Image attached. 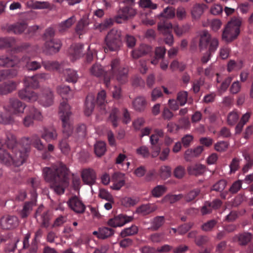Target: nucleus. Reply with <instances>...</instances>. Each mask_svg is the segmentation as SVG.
<instances>
[{
    "mask_svg": "<svg viewBox=\"0 0 253 253\" xmlns=\"http://www.w3.org/2000/svg\"><path fill=\"white\" fill-rule=\"evenodd\" d=\"M42 174L45 180L50 183V188L57 194H63L69 186L68 169L62 163L44 168Z\"/></svg>",
    "mask_w": 253,
    "mask_h": 253,
    "instance_id": "obj_1",
    "label": "nucleus"
},
{
    "mask_svg": "<svg viewBox=\"0 0 253 253\" xmlns=\"http://www.w3.org/2000/svg\"><path fill=\"white\" fill-rule=\"evenodd\" d=\"M6 146L12 150L13 166L20 167L25 162L29 151L27 143L24 147L22 143H0V150L3 149Z\"/></svg>",
    "mask_w": 253,
    "mask_h": 253,
    "instance_id": "obj_2",
    "label": "nucleus"
},
{
    "mask_svg": "<svg viewBox=\"0 0 253 253\" xmlns=\"http://www.w3.org/2000/svg\"><path fill=\"white\" fill-rule=\"evenodd\" d=\"M241 23L242 20L240 18H232L228 22L223 31L222 40L229 43L236 39L240 33Z\"/></svg>",
    "mask_w": 253,
    "mask_h": 253,
    "instance_id": "obj_3",
    "label": "nucleus"
},
{
    "mask_svg": "<svg viewBox=\"0 0 253 253\" xmlns=\"http://www.w3.org/2000/svg\"><path fill=\"white\" fill-rule=\"evenodd\" d=\"M121 32L116 29H112L109 31L105 38V42L106 47L105 51L110 50L115 51L118 50L122 45Z\"/></svg>",
    "mask_w": 253,
    "mask_h": 253,
    "instance_id": "obj_4",
    "label": "nucleus"
},
{
    "mask_svg": "<svg viewBox=\"0 0 253 253\" xmlns=\"http://www.w3.org/2000/svg\"><path fill=\"white\" fill-rule=\"evenodd\" d=\"M111 69L109 71L110 76H116L117 80L122 84L125 83L127 80L128 68L121 66L119 59H115L111 62Z\"/></svg>",
    "mask_w": 253,
    "mask_h": 253,
    "instance_id": "obj_5",
    "label": "nucleus"
},
{
    "mask_svg": "<svg viewBox=\"0 0 253 253\" xmlns=\"http://www.w3.org/2000/svg\"><path fill=\"white\" fill-rule=\"evenodd\" d=\"M54 98V92L52 88L48 86H44L41 88L40 94L38 100L42 105L45 107L52 105Z\"/></svg>",
    "mask_w": 253,
    "mask_h": 253,
    "instance_id": "obj_6",
    "label": "nucleus"
},
{
    "mask_svg": "<svg viewBox=\"0 0 253 253\" xmlns=\"http://www.w3.org/2000/svg\"><path fill=\"white\" fill-rule=\"evenodd\" d=\"M135 14L136 11L134 9L129 5H126L119 9L114 20L116 23L120 24L123 21L132 18Z\"/></svg>",
    "mask_w": 253,
    "mask_h": 253,
    "instance_id": "obj_7",
    "label": "nucleus"
},
{
    "mask_svg": "<svg viewBox=\"0 0 253 253\" xmlns=\"http://www.w3.org/2000/svg\"><path fill=\"white\" fill-rule=\"evenodd\" d=\"M28 27L27 20L20 19L13 24L6 25L5 30L9 33H12L15 35H21L28 28Z\"/></svg>",
    "mask_w": 253,
    "mask_h": 253,
    "instance_id": "obj_8",
    "label": "nucleus"
},
{
    "mask_svg": "<svg viewBox=\"0 0 253 253\" xmlns=\"http://www.w3.org/2000/svg\"><path fill=\"white\" fill-rule=\"evenodd\" d=\"M90 74L96 77H104V82L107 87L110 85V76L109 72H105L103 67L97 63L94 64L89 69Z\"/></svg>",
    "mask_w": 253,
    "mask_h": 253,
    "instance_id": "obj_9",
    "label": "nucleus"
},
{
    "mask_svg": "<svg viewBox=\"0 0 253 253\" xmlns=\"http://www.w3.org/2000/svg\"><path fill=\"white\" fill-rule=\"evenodd\" d=\"M69 207L77 213H83L86 209L85 205L76 196L70 198L67 202Z\"/></svg>",
    "mask_w": 253,
    "mask_h": 253,
    "instance_id": "obj_10",
    "label": "nucleus"
},
{
    "mask_svg": "<svg viewBox=\"0 0 253 253\" xmlns=\"http://www.w3.org/2000/svg\"><path fill=\"white\" fill-rule=\"evenodd\" d=\"M20 62L19 58L13 55H2L0 56V67L2 68L15 67Z\"/></svg>",
    "mask_w": 253,
    "mask_h": 253,
    "instance_id": "obj_11",
    "label": "nucleus"
},
{
    "mask_svg": "<svg viewBox=\"0 0 253 253\" xmlns=\"http://www.w3.org/2000/svg\"><path fill=\"white\" fill-rule=\"evenodd\" d=\"M133 218L132 216H127L125 214H120L113 218L110 219L108 221V224L113 227H121L131 221Z\"/></svg>",
    "mask_w": 253,
    "mask_h": 253,
    "instance_id": "obj_12",
    "label": "nucleus"
},
{
    "mask_svg": "<svg viewBox=\"0 0 253 253\" xmlns=\"http://www.w3.org/2000/svg\"><path fill=\"white\" fill-rule=\"evenodd\" d=\"M61 41L59 39L48 40L44 43V51L47 54H53L58 52L61 46Z\"/></svg>",
    "mask_w": 253,
    "mask_h": 253,
    "instance_id": "obj_13",
    "label": "nucleus"
},
{
    "mask_svg": "<svg viewBox=\"0 0 253 253\" xmlns=\"http://www.w3.org/2000/svg\"><path fill=\"white\" fill-rule=\"evenodd\" d=\"M28 86H25V88L18 91V97L25 101L34 102L38 100L39 95L36 92L29 89Z\"/></svg>",
    "mask_w": 253,
    "mask_h": 253,
    "instance_id": "obj_14",
    "label": "nucleus"
},
{
    "mask_svg": "<svg viewBox=\"0 0 253 253\" xmlns=\"http://www.w3.org/2000/svg\"><path fill=\"white\" fill-rule=\"evenodd\" d=\"M18 225V220L15 216L8 215L0 220V226L3 229H12Z\"/></svg>",
    "mask_w": 253,
    "mask_h": 253,
    "instance_id": "obj_15",
    "label": "nucleus"
},
{
    "mask_svg": "<svg viewBox=\"0 0 253 253\" xmlns=\"http://www.w3.org/2000/svg\"><path fill=\"white\" fill-rule=\"evenodd\" d=\"M197 35L195 38L193 42L191 43L190 46V50L191 51H194L196 50L197 45L195 43L196 41L198 42V46L201 51L204 49L206 46V31L203 30L199 31L197 33Z\"/></svg>",
    "mask_w": 253,
    "mask_h": 253,
    "instance_id": "obj_16",
    "label": "nucleus"
},
{
    "mask_svg": "<svg viewBox=\"0 0 253 253\" xmlns=\"http://www.w3.org/2000/svg\"><path fill=\"white\" fill-rule=\"evenodd\" d=\"M17 84L14 81L9 80L0 84V95L11 93L17 88Z\"/></svg>",
    "mask_w": 253,
    "mask_h": 253,
    "instance_id": "obj_17",
    "label": "nucleus"
},
{
    "mask_svg": "<svg viewBox=\"0 0 253 253\" xmlns=\"http://www.w3.org/2000/svg\"><path fill=\"white\" fill-rule=\"evenodd\" d=\"M152 49L151 46L141 44L138 48L132 51L131 56L134 59H138L150 53Z\"/></svg>",
    "mask_w": 253,
    "mask_h": 253,
    "instance_id": "obj_18",
    "label": "nucleus"
},
{
    "mask_svg": "<svg viewBox=\"0 0 253 253\" xmlns=\"http://www.w3.org/2000/svg\"><path fill=\"white\" fill-rule=\"evenodd\" d=\"M209 46V54L207 56V62L210 60V56L216 50L218 46V41L214 37H212L207 32V47Z\"/></svg>",
    "mask_w": 253,
    "mask_h": 253,
    "instance_id": "obj_19",
    "label": "nucleus"
},
{
    "mask_svg": "<svg viewBox=\"0 0 253 253\" xmlns=\"http://www.w3.org/2000/svg\"><path fill=\"white\" fill-rule=\"evenodd\" d=\"M82 178L85 184L92 185L96 178L95 172L91 169H85L82 171Z\"/></svg>",
    "mask_w": 253,
    "mask_h": 253,
    "instance_id": "obj_20",
    "label": "nucleus"
},
{
    "mask_svg": "<svg viewBox=\"0 0 253 253\" xmlns=\"http://www.w3.org/2000/svg\"><path fill=\"white\" fill-rule=\"evenodd\" d=\"M9 108L14 114L23 113L25 105L17 98H10L9 101Z\"/></svg>",
    "mask_w": 253,
    "mask_h": 253,
    "instance_id": "obj_21",
    "label": "nucleus"
},
{
    "mask_svg": "<svg viewBox=\"0 0 253 253\" xmlns=\"http://www.w3.org/2000/svg\"><path fill=\"white\" fill-rule=\"evenodd\" d=\"M31 237V233L28 232L24 236L23 240V249H28V252L27 253H37L38 251V242L37 241H32L31 244L30 245L29 240Z\"/></svg>",
    "mask_w": 253,
    "mask_h": 253,
    "instance_id": "obj_22",
    "label": "nucleus"
},
{
    "mask_svg": "<svg viewBox=\"0 0 253 253\" xmlns=\"http://www.w3.org/2000/svg\"><path fill=\"white\" fill-rule=\"evenodd\" d=\"M113 185L111 188L113 190H120L125 184V174L121 172L115 173L112 176Z\"/></svg>",
    "mask_w": 253,
    "mask_h": 253,
    "instance_id": "obj_23",
    "label": "nucleus"
},
{
    "mask_svg": "<svg viewBox=\"0 0 253 253\" xmlns=\"http://www.w3.org/2000/svg\"><path fill=\"white\" fill-rule=\"evenodd\" d=\"M61 120L62 122V132L65 139L68 138L73 131V126L70 122V117L62 116Z\"/></svg>",
    "mask_w": 253,
    "mask_h": 253,
    "instance_id": "obj_24",
    "label": "nucleus"
},
{
    "mask_svg": "<svg viewBox=\"0 0 253 253\" xmlns=\"http://www.w3.org/2000/svg\"><path fill=\"white\" fill-rule=\"evenodd\" d=\"M158 208V206L154 204H143L136 209V212L142 215H146L155 211Z\"/></svg>",
    "mask_w": 253,
    "mask_h": 253,
    "instance_id": "obj_25",
    "label": "nucleus"
},
{
    "mask_svg": "<svg viewBox=\"0 0 253 253\" xmlns=\"http://www.w3.org/2000/svg\"><path fill=\"white\" fill-rule=\"evenodd\" d=\"M175 15V9L172 6H168L156 17L158 20L169 21V19H172Z\"/></svg>",
    "mask_w": 253,
    "mask_h": 253,
    "instance_id": "obj_26",
    "label": "nucleus"
},
{
    "mask_svg": "<svg viewBox=\"0 0 253 253\" xmlns=\"http://www.w3.org/2000/svg\"><path fill=\"white\" fill-rule=\"evenodd\" d=\"M68 52L75 59L78 58L84 54V45L81 43L73 44L70 46Z\"/></svg>",
    "mask_w": 253,
    "mask_h": 253,
    "instance_id": "obj_27",
    "label": "nucleus"
},
{
    "mask_svg": "<svg viewBox=\"0 0 253 253\" xmlns=\"http://www.w3.org/2000/svg\"><path fill=\"white\" fill-rule=\"evenodd\" d=\"M42 207H40L36 211V216H40L41 220L42 226V227L47 228L49 225V220L50 219V216L48 211H45L42 212Z\"/></svg>",
    "mask_w": 253,
    "mask_h": 253,
    "instance_id": "obj_28",
    "label": "nucleus"
},
{
    "mask_svg": "<svg viewBox=\"0 0 253 253\" xmlns=\"http://www.w3.org/2000/svg\"><path fill=\"white\" fill-rule=\"evenodd\" d=\"M18 70L16 68L3 69L0 70V82L16 77Z\"/></svg>",
    "mask_w": 253,
    "mask_h": 253,
    "instance_id": "obj_29",
    "label": "nucleus"
},
{
    "mask_svg": "<svg viewBox=\"0 0 253 253\" xmlns=\"http://www.w3.org/2000/svg\"><path fill=\"white\" fill-rule=\"evenodd\" d=\"M41 137L46 141H53L56 140L57 133L53 128L44 127Z\"/></svg>",
    "mask_w": 253,
    "mask_h": 253,
    "instance_id": "obj_30",
    "label": "nucleus"
},
{
    "mask_svg": "<svg viewBox=\"0 0 253 253\" xmlns=\"http://www.w3.org/2000/svg\"><path fill=\"white\" fill-rule=\"evenodd\" d=\"M173 26L169 21L159 20L158 30L163 35L171 33Z\"/></svg>",
    "mask_w": 253,
    "mask_h": 253,
    "instance_id": "obj_31",
    "label": "nucleus"
},
{
    "mask_svg": "<svg viewBox=\"0 0 253 253\" xmlns=\"http://www.w3.org/2000/svg\"><path fill=\"white\" fill-rule=\"evenodd\" d=\"M95 106L94 97L92 95H88L86 97L84 114L86 116H90Z\"/></svg>",
    "mask_w": 253,
    "mask_h": 253,
    "instance_id": "obj_32",
    "label": "nucleus"
},
{
    "mask_svg": "<svg viewBox=\"0 0 253 253\" xmlns=\"http://www.w3.org/2000/svg\"><path fill=\"white\" fill-rule=\"evenodd\" d=\"M205 166L200 164H196L194 166H189L187 167V171L189 174L199 175L205 171Z\"/></svg>",
    "mask_w": 253,
    "mask_h": 253,
    "instance_id": "obj_33",
    "label": "nucleus"
},
{
    "mask_svg": "<svg viewBox=\"0 0 253 253\" xmlns=\"http://www.w3.org/2000/svg\"><path fill=\"white\" fill-rule=\"evenodd\" d=\"M165 222L164 216H157L151 221V227L149 228L152 231H156L162 227Z\"/></svg>",
    "mask_w": 253,
    "mask_h": 253,
    "instance_id": "obj_34",
    "label": "nucleus"
},
{
    "mask_svg": "<svg viewBox=\"0 0 253 253\" xmlns=\"http://www.w3.org/2000/svg\"><path fill=\"white\" fill-rule=\"evenodd\" d=\"M205 5L204 4L197 3L193 7L191 14L193 18L198 20L204 11Z\"/></svg>",
    "mask_w": 253,
    "mask_h": 253,
    "instance_id": "obj_35",
    "label": "nucleus"
},
{
    "mask_svg": "<svg viewBox=\"0 0 253 253\" xmlns=\"http://www.w3.org/2000/svg\"><path fill=\"white\" fill-rule=\"evenodd\" d=\"M76 21L75 16L69 18L65 21L61 22L58 25V31L60 33H63L70 28Z\"/></svg>",
    "mask_w": 253,
    "mask_h": 253,
    "instance_id": "obj_36",
    "label": "nucleus"
},
{
    "mask_svg": "<svg viewBox=\"0 0 253 253\" xmlns=\"http://www.w3.org/2000/svg\"><path fill=\"white\" fill-rule=\"evenodd\" d=\"M59 113L61 114L60 118L62 116H68L70 117L71 112L70 111V107L67 103V98L63 99L61 102L59 107Z\"/></svg>",
    "mask_w": 253,
    "mask_h": 253,
    "instance_id": "obj_37",
    "label": "nucleus"
},
{
    "mask_svg": "<svg viewBox=\"0 0 253 253\" xmlns=\"http://www.w3.org/2000/svg\"><path fill=\"white\" fill-rule=\"evenodd\" d=\"M106 92L104 90H102L98 92L96 98L97 104L99 106L100 109L102 110V113H106Z\"/></svg>",
    "mask_w": 253,
    "mask_h": 253,
    "instance_id": "obj_38",
    "label": "nucleus"
},
{
    "mask_svg": "<svg viewBox=\"0 0 253 253\" xmlns=\"http://www.w3.org/2000/svg\"><path fill=\"white\" fill-rule=\"evenodd\" d=\"M132 104L135 110L141 112L144 110L146 105V102L144 97L138 96L134 99Z\"/></svg>",
    "mask_w": 253,
    "mask_h": 253,
    "instance_id": "obj_39",
    "label": "nucleus"
},
{
    "mask_svg": "<svg viewBox=\"0 0 253 253\" xmlns=\"http://www.w3.org/2000/svg\"><path fill=\"white\" fill-rule=\"evenodd\" d=\"M65 80L69 83H75L77 82L78 76L77 72L71 69H66L64 71Z\"/></svg>",
    "mask_w": 253,
    "mask_h": 253,
    "instance_id": "obj_40",
    "label": "nucleus"
},
{
    "mask_svg": "<svg viewBox=\"0 0 253 253\" xmlns=\"http://www.w3.org/2000/svg\"><path fill=\"white\" fill-rule=\"evenodd\" d=\"M0 162L7 166H13L12 154H10L5 151L0 153Z\"/></svg>",
    "mask_w": 253,
    "mask_h": 253,
    "instance_id": "obj_41",
    "label": "nucleus"
},
{
    "mask_svg": "<svg viewBox=\"0 0 253 253\" xmlns=\"http://www.w3.org/2000/svg\"><path fill=\"white\" fill-rule=\"evenodd\" d=\"M89 23L88 18L86 17H83L78 21L76 25L75 28L76 33L79 35H82L85 28L88 25Z\"/></svg>",
    "mask_w": 253,
    "mask_h": 253,
    "instance_id": "obj_42",
    "label": "nucleus"
},
{
    "mask_svg": "<svg viewBox=\"0 0 253 253\" xmlns=\"http://www.w3.org/2000/svg\"><path fill=\"white\" fill-rule=\"evenodd\" d=\"M23 82L25 86L31 87L33 89H37L40 87V82L35 76L25 77Z\"/></svg>",
    "mask_w": 253,
    "mask_h": 253,
    "instance_id": "obj_43",
    "label": "nucleus"
},
{
    "mask_svg": "<svg viewBox=\"0 0 253 253\" xmlns=\"http://www.w3.org/2000/svg\"><path fill=\"white\" fill-rule=\"evenodd\" d=\"M42 65L48 71L58 70L60 67V64L56 61L43 60L42 61Z\"/></svg>",
    "mask_w": 253,
    "mask_h": 253,
    "instance_id": "obj_44",
    "label": "nucleus"
},
{
    "mask_svg": "<svg viewBox=\"0 0 253 253\" xmlns=\"http://www.w3.org/2000/svg\"><path fill=\"white\" fill-rule=\"evenodd\" d=\"M251 113L249 112H247L242 116L241 120L236 126L235 131L236 133H240L242 131L243 126L249 121Z\"/></svg>",
    "mask_w": 253,
    "mask_h": 253,
    "instance_id": "obj_45",
    "label": "nucleus"
},
{
    "mask_svg": "<svg viewBox=\"0 0 253 253\" xmlns=\"http://www.w3.org/2000/svg\"><path fill=\"white\" fill-rule=\"evenodd\" d=\"M15 43V40L13 38H0V49L10 48Z\"/></svg>",
    "mask_w": 253,
    "mask_h": 253,
    "instance_id": "obj_46",
    "label": "nucleus"
},
{
    "mask_svg": "<svg viewBox=\"0 0 253 253\" xmlns=\"http://www.w3.org/2000/svg\"><path fill=\"white\" fill-rule=\"evenodd\" d=\"M190 25L188 24H185L181 27L178 25H174L173 27V31L175 34L178 37L181 36L183 34L188 32L190 29Z\"/></svg>",
    "mask_w": 253,
    "mask_h": 253,
    "instance_id": "obj_47",
    "label": "nucleus"
},
{
    "mask_svg": "<svg viewBox=\"0 0 253 253\" xmlns=\"http://www.w3.org/2000/svg\"><path fill=\"white\" fill-rule=\"evenodd\" d=\"M183 197V195L180 194L178 195L168 194L166 195L162 200V203H169L173 204L180 200Z\"/></svg>",
    "mask_w": 253,
    "mask_h": 253,
    "instance_id": "obj_48",
    "label": "nucleus"
},
{
    "mask_svg": "<svg viewBox=\"0 0 253 253\" xmlns=\"http://www.w3.org/2000/svg\"><path fill=\"white\" fill-rule=\"evenodd\" d=\"M138 229L137 226L133 225L129 227L124 229L120 233V236L122 238L132 236L137 233Z\"/></svg>",
    "mask_w": 253,
    "mask_h": 253,
    "instance_id": "obj_49",
    "label": "nucleus"
},
{
    "mask_svg": "<svg viewBox=\"0 0 253 253\" xmlns=\"http://www.w3.org/2000/svg\"><path fill=\"white\" fill-rule=\"evenodd\" d=\"M253 235L249 232H244L240 234L238 236V240L240 245H247L251 240Z\"/></svg>",
    "mask_w": 253,
    "mask_h": 253,
    "instance_id": "obj_50",
    "label": "nucleus"
},
{
    "mask_svg": "<svg viewBox=\"0 0 253 253\" xmlns=\"http://www.w3.org/2000/svg\"><path fill=\"white\" fill-rule=\"evenodd\" d=\"M167 191L165 186L159 185L155 187L151 191V195L155 198L161 197Z\"/></svg>",
    "mask_w": 253,
    "mask_h": 253,
    "instance_id": "obj_51",
    "label": "nucleus"
},
{
    "mask_svg": "<svg viewBox=\"0 0 253 253\" xmlns=\"http://www.w3.org/2000/svg\"><path fill=\"white\" fill-rule=\"evenodd\" d=\"M243 67V61L238 60L237 62L233 60H230L227 64V71L231 72L233 70H240Z\"/></svg>",
    "mask_w": 253,
    "mask_h": 253,
    "instance_id": "obj_52",
    "label": "nucleus"
},
{
    "mask_svg": "<svg viewBox=\"0 0 253 253\" xmlns=\"http://www.w3.org/2000/svg\"><path fill=\"white\" fill-rule=\"evenodd\" d=\"M179 124L180 126H179L178 125H176V124L169 123L168 124V127H173L174 126H176L177 129H178L180 127L181 128H187L190 125L189 119L187 118H183L180 119L179 120Z\"/></svg>",
    "mask_w": 253,
    "mask_h": 253,
    "instance_id": "obj_53",
    "label": "nucleus"
},
{
    "mask_svg": "<svg viewBox=\"0 0 253 253\" xmlns=\"http://www.w3.org/2000/svg\"><path fill=\"white\" fill-rule=\"evenodd\" d=\"M114 233V230L108 227H102L99 230V238L105 239L112 236Z\"/></svg>",
    "mask_w": 253,
    "mask_h": 253,
    "instance_id": "obj_54",
    "label": "nucleus"
},
{
    "mask_svg": "<svg viewBox=\"0 0 253 253\" xmlns=\"http://www.w3.org/2000/svg\"><path fill=\"white\" fill-rule=\"evenodd\" d=\"M200 190L198 188L194 189L190 191L185 195H183V198L186 202H190L194 200L196 197L200 193Z\"/></svg>",
    "mask_w": 253,
    "mask_h": 253,
    "instance_id": "obj_55",
    "label": "nucleus"
},
{
    "mask_svg": "<svg viewBox=\"0 0 253 253\" xmlns=\"http://www.w3.org/2000/svg\"><path fill=\"white\" fill-rule=\"evenodd\" d=\"M239 116V114L235 111H233L229 113L227 118L228 124L232 126L235 125L238 121Z\"/></svg>",
    "mask_w": 253,
    "mask_h": 253,
    "instance_id": "obj_56",
    "label": "nucleus"
},
{
    "mask_svg": "<svg viewBox=\"0 0 253 253\" xmlns=\"http://www.w3.org/2000/svg\"><path fill=\"white\" fill-rule=\"evenodd\" d=\"M94 150L95 154L97 157H101L105 154L106 151L105 143H95Z\"/></svg>",
    "mask_w": 253,
    "mask_h": 253,
    "instance_id": "obj_57",
    "label": "nucleus"
},
{
    "mask_svg": "<svg viewBox=\"0 0 253 253\" xmlns=\"http://www.w3.org/2000/svg\"><path fill=\"white\" fill-rule=\"evenodd\" d=\"M114 23V20L112 18H107L102 23L99 24L96 27V29H98L100 32L111 27Z\"/></svg>",
    "mask_w": 253,
    "mask_h": 253,
    "instance_id": "obj_58",
    "label": "nucleus"
},
{
    "mask_svg": "<svg viewBox=\"0 0 253 253\" xmlns=\"http://www.w3.org/2000/svg\"><path fill=\"white\" fill-rule=\"evenodd\" d=\"M56 90L57 93L62 97L63 100L64 97L66 98L71 91V89L69 86L61 85L57 87Z\"/></svg>",
    "mask_w": 253,
    "mask_h": 253,
    "instance_id": "obj_59",
    "label": "nucleus"
},
{
    "mask_svg": "<svg viewBox=\"0 0 253 253\" xmlns=\"http://www.w3.org/2000/svg\"><path fill=\"white\" fill-rule=\"evenodd\" d=\"M119 110L116 108L112 110L109 117V121H110L113 126L116 127L118 126Z\"/></svg>",
    "mask_w": 253,
    "mask_h": 253,
    "instance_id": "obj_60",
    "label": "nucleus"
},
{
    "mask_svg": "<svg viewBox=\"0 0 253 253\" xmlns=\"http://www.w3.org/2000/svg\"><path fill=\"white\" fill-rule=\"evenodd\" d=\"M226 184V181L225 180H220L212 186L211 190L221 192L224 189Z\"/></svg>",
    "mask_w": 253,
    "mask_h": 253,
    "instance_id": "obj_61",
    "label": "nucleus"
},
{
    "mask_svg": "<svg viewBox=\"0 0 253 253\" xmlns=\"http://www.w3.org/2000/svg\"><path fill=\"white\" fill-rule=\"evenodd\" d=\"M171 172V168L169 166H163L160 168V176L164 179H166L170 177Z\"/></svg>",
    "mask_w": 253,
    "mask_h": 253,
    "instance_id": "obj_62",
    "label": "nucleus"
},
{
    "mask_svg": "<svg viewBox=\"0 0 253 253\" xmlns=\"http://www.w3.org/2000/svg\"><path fill=\"white\" fill-rule=\"evenodd\" d=\"M76 136L79 138H84L86 135V127L84 124L79 125L76 130Z\"/></svg>",
    "mask_w": 253,
    "mask_h": 253,
    "instance_id": "obj_63",
    "label": "nucleus"
},
{
    "mask_svg": "<svg viewBox=\"0 0 253 253\" xmlns=\"http://www.w3.org/2000/svg\"><path fill=\"white\" fill-rule=\"evenodd\" d=\"M55 34V30L52 27L47 28L43 34V38L45 42L52 39H55L54 37Z\"/></svg>",
    "mask_w": 253,
    "mask_h": 253,
    "instance_id": "obj_64",
    "label": "nucleus"
}]
</instances>
